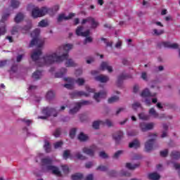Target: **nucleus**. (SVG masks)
Instances as JSON below:
<instances>
[{"label": "nucleus", "instance_id": "5", "mask_svg": "<svg viewBox=\"0 0 180 180\" xmlns=\"http://www.w3.org/2000/svg\"><path fill=\"white\" fill-rule=\"evenodd\" d=\"M42 115H44V116H39L38 117V119H42L46 120L47 117H50V116H53V117H57V110L56 108L46 107L43 108L42 110Z\"/></svg>", "mask_w": 180, "mask_h": 180}, {"label": "nucleus", "instance_id": "33", "mask_svg": "<svg viewBox=\"0 0 180 180\" xmlns=\"http://www.w3.org/2000/svg\"><path fill=\"white\" fill-rule=\"evenodd\" d=\"M119 101V96H114L108 98V103H115V102H117Z\"/></svg>", "mask_w": 180, "mask_h": 180}, {"label": "nucleus", "instance_id": "18", "mask_svg": "<svg viewBox=\"0 0 180 180\" xmlns=\"http://www.w3.org/2000/svg\"><path fill=\"white\" fill-rule=\"evenodd\" d=\"M96 81H98L99 82L101 83H105L109 81V77L103 75H100L97 77H95Z\"/></svg>", "mask_w": 180, "mask_h": 180}, {"label": "nucleus", "instance_id": "62", "mask_svg": "<svg viewBox=\"0 0 180 180\" xmlns=\"http://www.w3.org/2000/svg\"><path fill=\"white\" fill-rule=\"evenodd\" d=\"M117 174V173L115 170H111L108 173V175H110V176H116Z\"/></svg>", "mask_w": 180, "mask_h": 180}, {"label": "nucleus", "instance_id": "37", "mask_svg": "<svg viewBox=\"0 0 180 180\" xmlns=\"http://www.w3.org/2000/svg\"><path fill=\"white\" fill-rule=\"evenodd\" d=\"M38 26H39V27H47V26H49V22H47L46 21H45L44 20H41L39 22Z\"/></svg>", "mask_w": 180, "mask_h": 180}, {"label": "nucleus", "instance_id": "34", "mask_svg": "<svg viewBox=\"0 0 180 180\" xmlns=\"http://www.w3.org/2000/svg\"><path fill=\"white\" fill-rule=\"evenodd\" d=\"M6 33V27L5 26V24H2L0 27V37L4 36Z\"/></svg>", "mask_w": 180, "mask_h": 180}, {"label": "nucleus", "instance_id": "50", "mask_svg": "<svg viewBox=\"0 0 180 180\" xmlns=\"http://www.w3.org/2000/svg\"><path fill=\"white\" fill-rule=\"evenodd\" d=\"M123 153V150H117L113 155V158H119L120 155Z\"/></svg>", "mask_w": 180, "mask_h": 180}, {"label": "nucleus", "instance_id": "38", "mask_svg": "<svg viewBox=\"0 0 180 180\" xmlns=\"http://www.w3.org/2000/svg\"><path fill=\"white\" fill-rule=\"evenodd\" d=\"M82 30H84V27H82V26L77 27V28L76 30L77 36H82V32H83Z\"/></svg>", "mask_w": 180, "mask_h": 180}, {"label": "nucleus", "instance_id": "20", "mask_svg": "<svg viewBox=\"0 0 180 180\" xmlns=\"http://www.w3.org/2000/svg\"><path fill=\"white\" fill-rule=\"evenodd\" d=\"M129 148H139L140 147V142L137 139H134L129 144Z\"/></svg>", "mask_w": 180, "mask_h": 180}, {"label": "nucleus", "instance_id": "21", "mask_svg": "<svg viewBox=\"0 0 180 180\" xmlns=\"http://www.w3.org/2000/svg\"><path fill=\"white\" fill-rule=\"evenodd\" d=\"M148 179L150 180H160L161 176L157 172L150 173L148 174Z\"/></svg>", "mask_w": 180, "mask_h": 180}, {"label": "nucleus", "instance_id": "59", "mask_svg": "<svg viewBox=\"0 0 180 180\" xmlns=\"http://www.w3.org/2000/svg\"><path fill=\"white\" fill-rule=\"evenodd\" d=\"M23 56H25V54H20L17 56V59H16L17 63H20L22 61V59L23 58Z\"/></svg>", "mask_w": 180, "mask_h": 180}, {"label": "nucleus", "instance_id": "8", "mask_svg": "<svg viewBox=\"0 0 180 180\" xmlns=\"http://www.w3.org/2000/svg\"><path fill=\"white\" fill-rule=\"evenodd\" d=\"M158 47H159V49H161L162 47H165V49H176L179 47V45H178V44H171V42L164 41V42L159 43L158 44Z\"/></svg>", "mask_w": 180, "mask_h": 180}, {"label": "nucleus", "instance_id": "53", "mask_svg": "<svg viewBox=\"0 0 180 180\" xmlns=\"http://www.w3.org/2000/svg\"><path fill=\"white\" fill-rule=\"evenodd\" d=\"M62 170L63 171L64 174H68L70 169L68 168V166L63 165L62 166Z\"/></svg>", "mask_w": 180, "mask_h": 180}, {"label": "nucleus", "instance_id": "11", "mask_svg": "<svg viewBox=\"0 0 180 180\" xmlns=\"http://www.w3.org/2000/svg\"><path fill=\"white\" fill-rule=\"evenodd\" d=\"M112 139L115 140L116 144L120 143V140L123 139V132L122 131H118L112 134Z\"/></svg>", "mask_w": 180, "mask_h": 180}, {"label": "nucleus", "instance_id": "25", "mask_svg": "<svg viewBox=\"0 0 180 180\" xmlns=\"http://www.w3.org/2000/svg\"><path fill=\"white\" fill-rule=\"evenodd\" d=\"M84 178V175L81 173H76L72 175V180H81Z\"/></svg>", "mask_w": 180, "mask_h": 180}, {"label": "nucleus", "instance_id": "28", "mask_svg": "<svg viewBox=\"0 0 180 180\" xmlns=\"http://www.w3.org/2000/svg\"><path fill=\"white\" fill-rule=\"evenodd\" d=\"M56 96V94L53 92V91H49L46 94V99L48 101H51L52 99H54Z\"/></svg>", "mask_w": 180, "mask_h": 180}, {"label": "nucleus", "instance_id": "35", "mask_svg": "<svg viewBox=\"0 0 180 180\" xmlns=\"http://www.w3.org/2000/svg\"><path fill=\"white\" fill-rule=\"evenodd\" d=\"M30 29H32V24H29L27 25L24 26L22 28V33H27V32H29Z\"/></svg>", "mask_w": 180, "mask_h": 180}, {"label": "nucleus", "instance_id": "42", "mask_svg": "<svg viewBox=\"0 0 180 180\" xmlns=\"http://www.w3.org/2000/svg\"><path fill=\"white\" fill-rule=\"evenodd\" d=\"M75 157L77 160H86V158L82 154H81L79 152H77L75 154Z\"/></svg>", "mask_w": 180, "mask_h": 180}, {"label": "nucleus", "instance_id": "13", "mask_svg": "<svg viewBox=\"0 0 180 180\" xmlns=\"http://www.w3.org/2000/svg\"><path fill=\"white\" fill-rule=\"evenodd\" d=\"M149 115H151L155 117V119H164L165 117V114H161L160 115L155 111V109L154 108H152L149 110Z\"/></svg>", "mask_w": 180, "mask_h": 180}, {"label": "nucleus", "instance_id": "64", "mask_svg": "<svg viewBox=\"0 0 180 180\" xmlns=\"http://www.w3.org/2000/svg\"><path fill=\"white\" fill-rule=\"evenodd\" d=\"M84 180H94V174L87 175Z\"/></svg>", "mask_w": 180, "mask_h": 180}, {"label": "nucleus", "instance_id": "47", "mask_svg": "<svg viewBox=\"0 0 180 180\" xmlns=\"http://www.w3.org/2000/svg\"><path fill=\"white\" fill-rule=\"evenodd\" d=\"M70 150H65L63 152V158L65 160H68V158L70 157Z\"/></svg>", "mask_w": 180, "mask_h": 180}, {"label": "nucleus", "instance_id": "3", "mask_svg": "<svg viewBox=\"0 0 180 180\" xmlns=\"http://www.w3.org/2000/svg\"><path fill=\"white\" fill-rule=\"evenodd\" d=\"M41 163L42 167H46L47 171H52V174H53V175H56V176H63L60 169L53 165V159L50 158H42L41 160Z\"/></svg>", "mask_w": 180, "mask_h": 180}, {"label": "nucleus", "instance_id": "54", "mask_svg": "<svg viewBox=\"0 0 180 180\" xmlns=\"http://www.w3.org/2000/svg\"><path fill=\"white\" fill-rule=\"evenodd\" d=\"M131 174L127 171H122L121 176H131Z\"/></svg>", "mask_w": 180, "mask_h": 180}, {"label": "nucleus", "instance_id": "22", "mask_svg": "<svg viewBox=\"0 0 180 180\" xmlns=\"http://www.w3.org/2000/svg\"><path fill=\"white\" fill-rule=\"evenodd\" d=\"M23 19H25V15H23L22 13H18L14 18V20L15 23H20V22L23 20Z\"/></svg>", "mask_w": 180, "mask_h": 180}, {"label": "nucleus", "instance_id": "55", "mask_svg": "<svg viewBox=\"0 0 180 180\" xmlns=\"http://www.w3.org/2000/svg\"><path fill=\"white\" fill-rule=\"evenodd\" d=\"M101 40L103 41H104V43H105L107 47H112L113 43L112 42H108L106 41V39L105 38H101Z\"/></svg>", "mask_w": 180, "mask_h": 180}, {"label": "nucleus", "instance_id": "26", "mask_svg": "<svg viewBox=\"0 0 180 180\" xmlns=\"http://www.w3.org/2000/svg\"><path fill=\"white\" fill-rule=\"evenodd\" d=\"M19 5H20V2L18 0H11V6L13 9H17V8H19Z\"/></svg>", "mask_w": 180, "mask_h": 180}, {"label": "nucleus", "instance_id": "63", "mask_svg": "<svg viewBox=\"0 0 180 180\" xmlns=\"http://www.w3.org/2000/svg\"><path fill=\"white\" fill-rule=\"evenodd\" d=\"M18 27H13L12 30H11V34H16L18 33Z\"/></svg>", "mask_w": 180, "mask_h": 180}, {"label": "nucleus", "instance_id": "2", "mask_svg": "<svg viewBox=\"0 0 180 180\" xmlns=\"http://www.w3.org/2000/svg\"><path fill=\"white\" fill-rule=\"evenodd\" d=\"M86 91H87L88 93L84 91H75L70 94V97L72 99H77V98H81V96H85L86 98H88L89 96V94H94V99L96 101V102H100L99 98H106V91H100L98 93H95L94 89H91L89 86H86Z\"/></svg>", "mask_w": 180, "mask_h": 180}, {"label": "nucleus", "instance_id": "39", "mask_svg": "<svg viewBox=\"0 0 180 180\" xmlns=\"http://www.w3.org/2000/svg\"><path fill=\"white\" fill-rule=\"evenodd\" d=\"M139 126L141 131H147V123L141 122Z\"/></svg>", "mask_w": 180, "mask_h": 180}, {"label": "nucleus", "instance_id": "46", "mask_svg": "<svg viewBox=\"0 0 180 180\" xmlns=\"http://www.w3.org/2000/svg\"><path fill=\"white\" fill-rule=\"evenodd\" d=\"M108 169V167L103 166V165H100L96 168L97 171H103L105 172Z\"/></svg>", "mask_w": 180, "mask_h": 180}, {"label": "nucleus", "instance_id": "15", "mask_svg": "<svg viewBox=\"0 0 180 180\" xmlns=\"http://www.w3.org/2000/svg\"><path fill=\"white\" fill-rule=\"evenodd\" d=\"M155 95H157V94L153 93L151 94V92H150V90H148V89H145L144 90H143V91L141 94V96H142V98H148V97H154L155 96Z\"/></svg>", "mask_w": 180, "mask_h": 180}, {"label": "nucleus", "instance_id": "14", "mask_svg": "<svg viewBox=\"0 0 180 180\" xmlns=\"http://www.w3.org/2000/svg\"><path fill=\"white\" fill-rule=\"evenodd\" d=\"M129 78H131V75L122 74L120 76H118L117 82V86H122V83L123 82L124 79H127Z\"/></svg>", "mask_w": 180, "mask_h": 180}, {"label": "nucleus", "instance_id": "49", "mask_svg": "<svg viewBox=\"0 0 180 180\" xmlns=\"http://www.w3.org/2000/svg\"><path fill=\"white\" fill-rule=\"evenodd\" d=\"M141 106V104L139 102H135L132 104V108L136 110L138 108H140Z\"/></svg>", "mask_w": 180, "mask_h": 180}, {"label": "nucleus", "instance_id": "12", "mask_svg": "<svg viewBox=\"0 0 180 180\" xmlns=\"http://www.w3.org/2000/svg\"><path fill=\"white\" fill-rule=\"evenodd\" d=\"M75 16V13H70L68 16H65L64 14H60L58 17V22H63V20H70V19H72Z\"/></svg>", "mask_w": 180, "mask_h": 180}, {"label": "nucleus", "instance_id": "57", "mask_svg": "<svg viewBox=\"0 0 180 180\" xmlns=\"http://www.w3.org/2000/svg\"><path fill=\"white\" fill-rule=\"evenodd\" d=\"M160 155L161 157H167L168 155V149L160 151Z\"/></svg>", "mask_w": 180, "mask_h": 180}, {"label": "nucleus", "instance_id": "16", "mask_svg": "<svg viewBox=\"0 0 180 180\" xmlns=\"http://www.w3.org/2000/svg\"><path fill=\"white\" fill-rule=\"evenodd\" d=\"M42 52L41 50L38 49L37 51H34L32 55H31V58L32 61H37L40 58V56H41Z\"/></svg>", "mask_w": 180, "mask_h": 180}, {"label": "nucleus", "instance_id": "61", "mask_svg": "<svg viewBox=\"0 0 180 180\" xmlns=\"http://www.w3.org/2000/svg\"><path fill=\"white\" fill-rule=\"evenodd\" d=\"M141 77L142 79H143V81H147V73L146 72H143L141 73Z\"/></svg>", "mask_w": 180, "mask_h": 180}, {"label": "nucleus", "instance_id": "30", "mask_svg": "<svg viewBox=\"0 0 180 180\" xmlns=\"http://www.w3.org/2000/svg\"><path fill=\"white\" fill-rule=\"evenodd\" d=\"M78 139L80 141H86V140H88V136L87 135H85L84 132H81L78 136Z\"/></svg>", "mask_w": 180, "mask_h": 180}, {"label": "nucleus", "instance_id": "17", "mask_svg": "<svg viewBox=\"0 0 180 180\" xmlns=\"http://www.w3.org/2000/svg\"><path fill=\"white\" fill-rule=\"evenodd\" d=\"M101 69L103 71H105V70H107L108 72H112V71H113L112 66L109 65V63L108 62H102L101 65Z\"/></svg>", "mask_w": 180, "mask_h": 180}, {"label": "nucleus", "instance_id": "19", "mask_svg": "<svg viewBox=\"0 0 180 180\" xmlns=\"http://www.w3.org/2000/svg\"><path fill=\"white\" fill-rule=\"evenodd\" d=\"M65 74H67V68H63L60 72L55 74V78H63Z\"/></svg>", "mask_w": 180, "mask_h": 180}, {"label": "nucleus", "instance_id": "29", "mask_svg": "<svg viewBox=\"0 0 180 180\" xmlns=\"http://www.w3.org/2000/svg\"><path fill=\"white\" fill-rule=\"evenodd\" d=\"M126 167L128 169H136V168H139V167H140V164L137 163L131 165V163H127Z\"/></svg>", "mask_w": 180, "mask_h": 180}, {"label": "nucleus", "instance_id": "4", "mask_svg": "<svg viewBox=\"0 0 180 180\" xmlns=\"http://www.w3.org/2000/svg\"><path fill=\"white\" fill-rule=\"evenodd\" d=\"M31 37H32V40L30 44V47L37 46L38 49H40L44 46V40L41 39L40 37L39 29L37 28L32 32H31Z\"/></svg>", "mask_w": 180, "mask_h": 180}, {"label": "nucleus", "instance_id": "6", "mask_svg": "<svg viewBox=\"0 0 180 180\" xmlns=\"http://www.w3.org/2000/svg\"><path fill=\"white\" fill-rule=\"evenodd\" d=\"M48 12H50V9L46 7H43L41 9H39V7H35L32 10V16L34 19H36V18H41L46 15Z\"/></svg>", "mask_w": 180, "mask_h": 180}, {"label": "nucleus", "instance_id": "40", "mask_svg": "<svg viewBox=\"0 0 180 180\" xmlns=\"http://www.w3.org/2000/svg\"><path fill=\"white\" fill-rule=\"evenodd\" d=\"M77 134V128H72L70 131V137L74 139L75 134Z\"/></svg>", "mask_w": 180, "mask_h": 180}, {"label": "nucleus", "instance_id": "9", "mask_svg": "<svg viewBox=\"0 0 180 180\" xmlns=\"http://www.w3.org/2000/svg\"><path fill=\"white\" fill-rule=\"evenodd\" d=\"M154 144H155V138L149 139L145 143V150L146 153H150L154 150Z\"/></svg>", "mask_w": 180, "mask_h": 180}, {"label": "nucleus", "instance_id": "1", "mask_svg": "<svg viewBox=\"0 0 180 180\" xmlns=\"http://www.w3.org/2000/svg\"><path fill=\"white\" fill-rule=\"evenodd\" d=\"M74 45L71 44H66L63 46L59 47V51L57 53H53L52 54H46L43 58L42 60L44 63L48 65H51V64H54V63H63V61L66 60L65 65L66 67H77V63L72 60V59H68V51L72 49ZM63 50L65 51L61 56H58V54H61L60 51Z\"/></svg>", "mask_w": 180, "mask_h": 180}, {"label": "nucleus", "instance_id": "51", "mask_svg": "<svg viewBox=\"0 0 180 180\" xmlns=\"http://www.w3.org/2000/svg\"><path fill=\"white\" fill-rule=\"evenodd\" d=\"M103 124H106L108 127H112L113 126V123H112V121L109 120H106L105 122H103Z\"/></svg>", "mask_w": 180, "mask_h": 180}, {"label": "nucleus", "instance_id": "27", "mask_svg": "<svg viewBox=\"0 0 180 180\" xmlns=\"http://www.w3.org/2000/svg\"><path fill=\"white\" fill-rule=\"evenodd\" d=\"M170 156H171L172 158H173V160H179V158H180V152L173 151V152H172Z\"/></svg>", "mask_w": 180, "mask_h": 180}, {"label": "nucleus", "instance_id": "31", "mask_svg": "<svg viewBox=\"0 0 180 180\" xmlns=\"http://www.w3.org/2000/svg\"><path fill=\"white\" fill-rule=\"evenodd\" d=\"M101 124H103V121H94L93 122V129H95L96 130H98L99 129V126Z\"/></svg>", "mask_w": 180, "mask_h": 180}, {"label": "nucleus", "instance_id": "43", "mask_svg": "<svg viewBox=\"0 0 180 180\" xmlns=\"http://www.w3.org/2000/svg\"><path fill=\"white\" fill-rule=\"evenodd\" d=\"M139 117L141 120H148V115H144V113L139 114Z\"/></svg>", "mask_w": 180, "mask_h": 180}, {"label": "nucleus", "instance_id": "32", "mask_svg": "<svg viewBox=\"0 0 180 180\" xmlns=\"http://www.w3.org/2000/svg\"><path fill=\"white\" fill-rule=\"evenodd\" d=\"M44 150L46 153H51V146H50V143L45 142V144L44 146Z\"/></svg>", "mask_w": 180, "mask_h": 180}, {"label": "nucleus", "instance_id": "44", "mask_svg": "<svg viewBox=\"0 0 180 180\" xmlns=\"http://www.w3.org/2000/svg\"><path fill=\"white\" fill-rule=\"evenodd\" d=\"M154 34L156 36H161V34H164V30H160L158 31L157 29L153 30Z\"/></svg>", "mask_w": 180, "mask_h": 180}, {"label": "nucleus", "instance_id": "23", "mask_svg": "<svg viewBox=\"0 0 180 180\" xmlns=\"http://www.w3.org/2000/svg\"><path fill=\"white\" fill-rule=\"evenodd\" d=\"M91 23V29H96L99 23L95 20V18L90 17L89 22Z\"/></svg>", "mask_w": 180, "mask_h": 180}, {"label": "nucleus", "instance_id": "7", "mask_svg": "<svg viewBox=\"0 0 180 180\" xmlns=\"http://www.w3.org/2000/svg\"><path fill=\"white\" fill-rule=\"evenodd\" d=\"M84 105H89V101H83L82 102L75 103V107L70 110L69 113H70V115H74V113H77V112H78V110H79Z\"/></svg>", "mask_w": 180, "mask_h": 180}, {"label": "nucleus", "instance_id": "45", "mask_svg": "<svg viewBox=\"0 0 180 180\" xmlns=\"http://www.w3.org/2000/svg\"><path fill=\"white\" fill-rule=\"evenodd\" d=\"M153 129H154V123L150 122L146 124V131L148 130H153Z\"/></svg>", "mask_w": 180, "mask_h": 180}, {"label": "nucleus", "instance_id": "36", "mask_svg": "<svg viewBox=\"0 0 180 180\" xmlns=\"http://www.w3.org/2000/svg\"><path fill=\"white\" fill-rule=\"evenodd\" d=\"M76 84L79 85V86H82L84 84H85V79L83 78H78L77 79L75 80Z\"/></svg>", "mask_w": 180, "mask_h": 180}, {"label": "nucleus", "instance_id": "10", "mask_svg": "<svg viewBox=\"0 0 180 180\" xmlns=\"http://www.w3.org/2000/svg\"><path fill=\"white\" fill-rule=\"evenodd\" d=\"M96 146L93 145L89 148H84L82 149V151L83 153H84V154L90 155V157H94V155H95V151H96Z\"/></svg>", "mask_w": 180, "mask_h": 180}, {"label": "nucleus", "instance_id": "52", "mask_svg": "<svg viewBox=\"0 0 180 180\" xmlns=\"http://www.w3.org/2000/svg\"><path fill=\"white\" fill-rule=\"evenodd\" d=\"M91 32L89 31V30H87L85 32H83L82 33V37H88L90 34Z\"/></svg>", "mask_w": 180, "mask_h": 180}, {"label": "nucleus", "instance_id": "48", "mask_svg": "<svg viewBox=\"0 0 180 180\" xmlns=\"http://www.w3.org/2000/svg\"><path fill=\"white\" fill-rule=\"evenodd\" d=\"M60 134H61V129L60 128L56 129L55 133H53L54 137H60Z\"/></svg>", "mask_w": 180, "mask_h": 180}, {"label": "nucleus", "instance_id": "41", "mask_svg": "<svg viewBox=\"0 0 180 180\" xmlns=\"http://www.w3.org/2000/svg\"><path fill=\"white\" fill-rule=\"evenodd\" d=\"M9 18V13H6L3 15L1 20L0 21V25L1 23L5 25V21Z\"/></svg>", "mask_w": 180, "mask_h": 180}, {"label": "nucleus", "instance_id": "24", "mask_svg": "<svg viewBox=\"0 0 180 180\" xmlns=\"http://www.w3.org/2000/svg\"><path fill=\"white\" fill-rule=\"evenodd\" d=\"M32 78L37 81V79H40L41 78V71L37 70L32 74Z\"/></svg>", "mask_w": 180, "mask_h": 180}, {"label": "nucleus", "instance_id": "58", "mask_svg": "<svg viewBox=\"0 0 180 180\" xmlns=\"http://www.w3.org/2000/svg\"><path fill=\"white\" fill-rule=\"evenodd\" d=\"M63 146V141H58L54 144V148H60Z\"/></svg>", "mask_w": 180, "mask_h": 180}, {"label": "nucleus", "instance_id": "56", "mask_svg": "<svg viewBox=\"0 0 180 180\" xmlns=\"http://www.w3.org/2000/svg\"><path fill=\"white\" fill-rule=\"evenodd\" d=\"M99 157L106 159L108 158V154H106V153H105L104 151H101L99 153Z\"/></svg>", "mask_w": 180, "mask_h": 180}, {"label": "nucleus", "instance_id": "60", "mask_svg": "<svg viewBox=\"0 0 180 180\" xmlns=\"http://www.w3.org/2000/svg\"><path fill=\"white\" fill-rule=\"evenodd\" d=\"M64 87L67 88V89H72V88H74V85L72 84H65Z\"/></svg>", "mask_w": 180, "mask_h": 180}]
</instances>
